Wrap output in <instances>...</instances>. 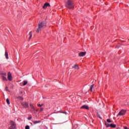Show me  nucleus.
<instances>
[{
	"label": "nucleus",
	"mask_w": 129,
	"mask_h": 129,
	"mask_svg": "<svg viewBox=\"0 0 129 129\" xmlns=\"http://www.w3.org/2000/svg\"><path fill=\"white\" fill-rule=\"evenodd\" d=\"M46 23L44 21L40 22L38 23V27L36 30V33H39L41 32V30H43L45 27H46Z\"/></svg>",
	"instance_id": "obj_1"
},
{
	"label": "nucleus",
	"mask_w": 129,
	"mask_h": 129,
	"mask_svg": "<svg viewBox=\"0 0 129 129\" xmlns=\"http://www.w3.org/2000/svg\"><path fill=\"white\" fill-rule=\"evenodd\" d=\"M66 7L68 8V9H70L71 10L74 8V6L73 5V3L71 0H68V2L66 3Z\"/></svg>",
	"instance_id": "obj_2"
},
{
	"label": "nucleus",
	"mask_w": 129,
	"mask_h": 129,
	"mask_svg": "<svg viewBox=\"0 0 129 129\" xmlns=\"http://www.w3.org/2000/svg\"><path fill=\"white\" fill-rule=\"evenodd\" d=\"M105 125H106V127H112L113 128H114L115 126H116V124H108L106 122H105Z\"/></svg>",
	"instance_id": "obj_3"
},
{
	"label": "nucleus",
	"mask_w": 129,
	"mask_h": 129,
	"mask_svg": "<svg viewBox=\"0 0 129 129\" xmlns=\"http://www.w3.org/2000/svg\"><path fill=\"white\" fill-rule=\"evenodd\" d=\"M125 110H121L118 114L117 115V116H122L125 114Z\"/></svg>",
	"instance_id": "obj_4"
},
{
	"label": "nucleus",
	"mask_w": 129,
	"mask_h": 129,
	"mask_svg": "<svg viewBox=\"0 0 129 129\" xmlns=\"http://www.w3.org/2000/svg\"><path fill=\"white\" fill-rule=\"evenodd\" d=\"M8 79L9 81H12L13 80V76H12L11 72H9L8 74Z\"/></svg>",
	"instance_id": "obj_5"
},
{
	"label": "nucleus",
	"mask_w": 129,
	"mask_h": 129,
	"mask_svg": "<svg viewBox=\"0 0 129 129\" xmlns=\"http://www.w3.org/2000/svg\"><path fill=\"white\" fill-rule=\"evenodd\" d=\"M22 105H23L24 107H25V108L29 107V104H28V103L26 102H24L22 103Z\"/></svg>",
	"instance_id": "obj_6"
},
{
	"label": "nucleus",
	"mask_w": 129,
	"mask_h": 129,
	"mask_svg": "<svg viewBox=\"0 0 129 129\" xmlns=\"http://www.w3.org/2000/svg\"><path fill=\"white\" fill-rule=\"evenodd\" d=\"M86 54V52H81L79 54V56H80V57H83V56H85Z\"/></svg>",
	"instance_id": "obj_7"
},
{
	"label": "nucleus",
	"mask_w": 129,
	"mask_h": 129,
	"mask_svg": "<svg viewBox=\"0 0 129 129\" xmlns=\"http://www.w3.org/2000/svg\"><path fill=\"white\" fill-rule=\"evenodd\" d=\"M47 7H50V4L49 3H45L43 6V9H46Z\"/></svg>",
	"instance_id": "obj_8"
},
{
	"label": "nucleus",
	"mask_w": 129,
	"mask_h": 129,
	"mask_svg": "<svg viewBox=\"0 0 129 129\" xmlns=\"http://www.w3.org/2000/svg\"><path fill=\"white\" fill-rule=\"evenodd\" d=\"M81 108L85 109H89V107L87 105H83L82 107H81Z\"/></svg>",
	"instance_id": "obj_9"
},
{
	"label": "nucleus",
	"mask_w": 129,
	"mask_h": 129,
	"mask_svg": "<svg viewBox=\"0 0 129 129\" xmlns=\"http://www.w3.org/2000/svg\"><path fill=\"white\" fill-rule=\"evenodd\" d=\"M73 68L74 69L78 70V69H79V67H78V65H77V64H75L74 66H73Z\"/></svg>",
	"instance_id": "obj_10"
},
{
	"label": "nucleus",
	"mask_w": 129,
	"mask_h": 129,
	"mask_svg": "<svg viewBox=\"0 0 129 129\" xmlns=\"http://www.w3.org/2000/svg\"><path fill=\"white\" fill-rule=\"evenodd\" d=\"M29 40H31V39L32 38V36H33V33H32V31L29 32Z\"/></svg>",
	"instance_id": "obj_11"
},
{
	"label": "nucleus",
	"mask_w": 129,
	"mask_h": 129,
	"mask_svg": "<svg viewBox=\"0 0 129 129\" xmlns=\"http://www.w3.org/2000/svg\"><path fill=\"white\" fill-rule=\"evenodd\" d=\"M5 56L6 59H9V53H8V52L7 51L5 52Z\"/></svg>",
	"instance_id": "obj_12"
},
{
	"label": "nucleus",
	"mask_w": 129,
	"mask_h": 129,
	"mask_svg": "<svg viewBox=\"0 0 129 129\" xmlns=\"http://www.w3.org/2000/svg\"><path fill=\"white\" fill-rule=\"evenodd\" d=\"M94 87V85H92L90 87V91H92V89H93V88Z\"/></svg>",
	"instance_id": "obj_13"
},
{
	"label": "nucleus",
	"mask_w": 129,
	"mask_h": 129,
	"mask_svg": "<svg viewBox=\"0 0 129 129\" xmlns=\"http://www.w3.org/2000/svg\"><path fill=\"white\" fill-rule=\"evenodd\" d=\"M2 79L3 80H4V81H8V79H7V78L5 76H2Z\"/></svg>",
	"instance_id": "obj_14"
},
{
	"label": "nucleus",
	"mask_w": 129,
	"mask_h": 129,
	"mask_svg": "<svg viewBox=\"0 0 129 129\" xmlns=\"http://www.w3.org/2000/svg\"><path fill=\"white\" fill-rule=\"evenodd\" d=\"M41 122V121H34L33 123L34 124H37V123H40Z\"/></svg>",
	"instance_id": "obj_15"
},
{
	"label": "nucleus",
	"mask_w": 129,
	"mask_h": 129,
	"mask_svg": "<svg viewBox=\"0 0 129 129\" xmlns=\"http://www.w3.org/2000/svg\"><path fill=\"white\" fill-rule=\"evenodd\" d=\"M30 107H31L32 109H33V110H35V107H34L33 104H30Z\"/></svg>",
	"instance_id": "obj_16"
},
{
	"label": "nucleus",
	"mask_w": 129,
	"mask_h": 129,
	"mask_svg": "<svg viewBox=\"0 0 129 129\" xmlns=\"http://www.w3.org/2000/svg\"><path fill=\"white\" fill-rule=\"evenodd\" d=\"M28 84V81H23V85L25 86V85H27Z\"/></svg>",
	"instance_id": "obj_17"
},
{
	"label": "nucleus",
	"mask_w": 129,
	"mask_h": 129,
	"mask_svg": "<svg viewBox=\"0 0 129 129\" xmlns=\"http://www.w3.org/2000/svg\"><path fill=\"white\" fill-rule=\"evenodd\" d=\"M16 98L17 99H20V100H24V98L23 97H20V96L17 97Z\"/></svg>",
	"instance_id": "obj_18"
},
{
	"label": "nucleus",
	"mask_w": 129,
	"mask_h": 129,
	"mask_svg": "<svg viewBox=\"0 0 129 129\" xmlns=\"http://www.w3.org/2000/svg\"><path fill=\"white\" fill-rule=\"evenodd\" d=\"M6 102H7V104H10V100L9 99V98L7 99Z\"/></svg>",
	"instance_id": "obj_19"
},
{
	"label": "nucleus",
	"mask_w": 129,
	"mask_h": 129,
	"mask_svg": "<svg viewBox=\"0 0 129 129\" xmlns=\"http://www.w3.org/2000/svg\"><path fill=\"white\" fill-rule=\"evenodd\" d=\"M44 105V104H38V106H39V107H41V106H43Z\"/></svg>",
	"instance_id": "obj_20"
},
{
	"label": "nucleus",
	"mask_w": 129,
	"mask_h": 129,
	"mask_svg": "<svg viewBox=\"0 0 129 129\" xmlns=\"http://www.w3.org/2000/svg\"><path fill=\"white\" fill-rule=\"evenodd\" d=\"M25 129H30V126L29 125H26L25 126Z\"/></svg>",
	"instance_id": "obj_21"
},
{
	"label": "nucleus",
	"mask_w": 129,
	"mask_h": 129,
	"mask_svg": "<svg viewBox=\"0 0 129 129\" xmlns=\"http://www.w3.org/2000/svg\"><path fill=\"white\" fill-rule=\"evenodd\" d=\"M6 91H10V90H9V87H6L5 88Z\"/></svg>",
	"instance_id": "obj_22"
},
{
	"label": "nucleus",
	"mask_w": 129,
	"mask_h": 129,
	"mask_svg": "<svg viewBox=\"0 0 129 129\" xmlns=\"http://www.w3.org/2000/svg\"><path fill=\"white\" fill-rule=\"evenodd\" d=\"M107 122H112L111 120L109 119H107Z\"/></svg>",
	"instance_id": "obj_23"
},
{
	"label": "nucleus",
	"mask_w": 129,
	"mask_h": 129,
	"mask_svg": "<svg viewBox=\"0 0 129 129\" xmlns=\"http://www.w3.org/2000/svg\"><path fill=\"white\" fill-rule=\"evenodd\" d=\"M32 116H30L28 118V119H29V120H31V119H32Z\"/></svg>",
	"instance_id": "obj_24"
},
{
	"label": "nucleus",
	"mask_w": 129,
	"mask_h": 129,
	"mask_svg": "<svg viewBox=\"0 0 129 129\" xmlns=\"http://www.w3.org/2000/svg\"><path fill=\"white\" fill-rule=\"evenodd\" d=\"M2 75H5V76H7V73H4L2 74Z\"/></svg>",
	"instance_id": "obj_25"
},
{
	"label": "nucleus",
	"mask_w": 129,
	"mask_h": 129,
	"mask_svg": "<svg viewBox=\"0 0 129 129\" xmlns=\"http://www.w3.org/2000/svg\"><path fill=\"white\" fill-rule=\"evenodd\" d=\"M43 110H44V108H40V111H43Z\"/></svg>",
	"instance_id": "obj_26"
},
{
	"label": "nucleus",
	"mask_w": 129,
	"mask_h": 129,
	"mask_svg": "<svg viewBox=\"0 0 129 129\" xmlns=\"http://www.w3.org/2000/svg\"><path fill=\"white\" fill-rule=\"evenodd\" d=\"M124 129H129V128L126 126H124Z\"/></svg>",
	"instance_id": "obj_27"
},
{
	"label": "nucleus",
	"mask_w": 129,
	"mask_h": 129,
	"mask_svg": "<svg viewBox=\"0 0 129 129\" xmlns=\"http://www.w3.org/2000/svg\"><path fill=\"white\" fill-rule=\"evenodd\" d=\"M63 113H65V114H66V112H64Z\"/></svg>",
	"instance_id": "obj_28"
}]
</instances>
